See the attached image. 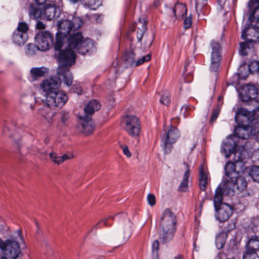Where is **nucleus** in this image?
I'll use <instances>...</instances> for the list:
<instances>
[{"label":"nucleus","instance_id":"1","mask_svg":"<svg viewBox=\"0 0 259 259\" xmlns=\"http://www.w3.org/2000/svg\"><path fill=\"white\" fill-rule=\"evenodd\" d=\"M93 44L91 39H83L80 32L73 33L68 38V47L60 51L58 54V61L59 66L57 73L60 79H63L68 87L72 83L73 76L69 68L75 62V51L82 55L89 51Z\"/></svg>","mask_w":259,"mask_h":259},{"label":"nucleus","instance_id":"2","mask_svg":"<svg viewBox=\"0 0 259 259\" xmlns=\"http://www.w3.org/2000/svg\"><path fill=\"white\" fill-rule=\"evenodd\" d=\"M42 99L45 103L43 107L39 110L38 113L47 120L48 123L53 122V118L55 112L53 107H62L68 100L67 95L62 92L57 91L50 92Z\"/></svg>","mask_w":259,"mask_h":259},{"label":"nucleus","instance_id":"3","mask_svg":"<svg viewBox=\"0 0 259 259\" xmlns=\"http://www.w3.org/2000/svg\"><path fill=\"white\" fill-rule=\"evenodd\" d=\"M254 116L253 112L245 108H240L237 110L235 119L237 122L240 121L241 123H238V126L234 130L235 137L241 139H247L255 134L250 125L254 119Z\"/></svg>","mask_w":259,"mask_h":259},{"label":"nucleus","instance_id":"4","mask_svg":"<svg viewBox=\"0 0 259 259\" xmlns=\"http://www.w3.org/2000/svg\"><path fill=\"white\" fill-rule=\"evenodd\" d=\"M177 218L169 208L163 212L159 223V239L163 243L170 241L176 230Z\"/></svg>","mask_w":259,"mask_h":259},{"label":"nucleus","instance_id":"5","mask_svg":"<svg viewBox=\"0 0 259 259\" xmlns=\"http://www.w3.org/2000/svg\"><path fill=\"white\" fill-rule=\"evenodd\" d=\"M6 259H16L21 253L20 245L24 244L20 230L17 231L13 237L5 241Z\"/></svg>","mask_w":259,"mask_h":259},{"label":"nucleus","instance_id":"6","mask_svg":"<svg viewBox=\"0 0 259 259\" xmlns=\"http://www.w3.org/2000/svg\"><path fill=\"white\" fill-rule=\"evenodd\" d=\"M250 24L242 31L241 38L245 40L244 42L240 43V49L239 52L242 56H246L248 51L250 49V46L256 39H259V32L255 27L256 26L254 22H250Z\"/></svg>","mask_w":259,"mask_h":259},{"label":"nucleus","instance_id":"7","mask_svg":"<svg viewBox=\"0 0 259 259\" xmlns=\"http://www.w3.org/2000/svg\"><path fill=\"white\" fill-rule=\"evenodd\" d=\"M122 125L123 129L132 137L137 138L141 132V124L139 119L134 115H127L122 119Z\"/></svg>","mask_w":259,"mask_h":259},{"label":"nucleus","instance_id":"8","mask_svg":"<svg viewBox=\"0 0 259 259\" xmlns=\"http://www.w3.org/2000/svg\"><path fill=\"white\" fill-rule=\"evenodd\" d=\"M82 24L81 19L77 17H72L71 20H63L60 21L58 24V28L60 34L66 36L73 33L79 29Z\"/></svg>","mask_w":259,"mask_h":259},{"label":"nucleus","instance_id":"9","mask_svg":"<svg viewBox=\"0 0 259 259\" xmlns=\"http://www.w3.org/2000/svg\"><path fill=\"white\" fill-rule=\"evenodd\" d=\"M53 35L48 31L38 33L35 39L39 50L45 51L49 50L53 45Z\"/></svg>","mask_w":259,"mask_h":259},{"label":"nucleus","instance_id":"10","mask_svg":"<svg viewBox=\"0 0 259 259\" xmlns=\"http://www.w3.org/2000/svg\"><path fill=\"white\" fill-rule=\"evenodd\" d=\"M211 48V63L210 69L212 71H216L220 65L222 56L221 54V47L219 41L212 40L210 43Z\"/></svg>","mask_w":259,"mask_h":259},{"label":"nucleus","instance_id":"11","mask_svg":"<svg viewBox=\"0 0 259 259\" xmlns=\"http://www.w3.org/2000/svg\"><path fill=\"white\" fill-rule=\"evenodd\" d=\"M222 183L225 184V188L228 189V191L230 192L234 191L235 187L239 192H241L244 190L247 186V182L245 179L241 176H237L232 179L225 180L223 179Z\"/></svg>","mask_w":259,"mask_h":259},{"label":"nucleus","instance_id":"12","mask_svg":"<svg viewBox=\"0 0 259 259\" xmlns=\"http://www.w3.org/2000/svg\"><path fill=\"white\" fill-rule=\"evenodd\" d=\"M180 137V134L177 128L172 126L167 132L166 137L164 140V148L165 153H169L171 152L172 148V144L175 143Z\"/></svg>","mask_w":259,"mask_h":259},{"label":"nucleus","instance_id":"13","mask_svg":"<svg viewBox=\"0 0 259 259\" xmlns=\"http://www.w3.org/2000/svg\"><path fill=\"white\" fill-rule=\"evenodd\" d=\"M258 94L257 88L252 84H245L242 86L239 97L242 102H247L255 98Z\"/></svg>","mask_w":259,"mask_h":259},{"label":"nucleus","instance_id":"14","mask_svg":"<svg viewBox=\"0 0 259 259\" xmlns=\"http://www.w3.org/2000/svg\"><path fill=\"white\" fill-rule=\"evenodd\" d=\"M215 217L220 223L228 221L233 213L232 207L228 204H222V206L214 208Z\"/></svg>","mask_w":259,"mask_h":259},{"label":"nucleus","instance_id":"15","mask_svg":"<svg viewBox=\"0 0 259 259\" xmlns=\"http://www.w3.org/2000/svg\"><path fill=\"white\" fill-rule=\"evenodd\" d=\"M60 84V82L52 78L44 80L40 84V86L45 93L44 97L50 92L58 91Z\"/></svg>","mask_w":259,"mask_h":259},{"label":"nucleus","instance_id":"16","mask_svg":"<svg viewBox=\"0 0 259 259\" xmlns=\"http://www.w3.org/2000/svg\"><path fill=\"white\" fill-rule=\"evenodd\" d=\"M169 14H172L177 19H183L187 14V9L185 5L183 3H177L172 9L169 8L168 10Z\"/></svg>","mask_w":259,"mask_h":259},{"label":"nucleus","instance_id":"17","mask_svg":"<svg viewBox=\"0 0 259 259\" xmlns=\"http://www.w3.org/2000/svg\"><path fill=\"white\" fill-rule=\"evenodd\" d=\"M245 248L244 254L256 253V251L259 250V236L253 235L249 238Z\"/></svg>","mask_w":259,"mask_h":259},{"label":"nucleus","instance_id":"18","mask_svg":"<svg viewBox=\"0 0 259 259\" xmlns=\"http://www.w3.org/2000/svg\"><path fill=\"white\" fill-rule=\"evenodd\" d=\"M81 120V126L82 132L86 135H88L93 133L95 126L94 125L92 118L88 116H80Z\"/></svg>","mask_w":259,"mask_h":259},{"label":"nucleus","instance_id":"19","mask_svg":"<svg viewBox=\"0 0 259 259\" xmlns=\"http://www.w3.org/2000/svg\"><path fill=\"white\" fill-rule=\"evenodd\" d=\"M223 183V186L221 185L219 186L215 192V194L213 198V204L214 207L215 208H217L220 206H222V204H227L226 203L223 202V194L226 190H228V189H226L225 188V184Z\"/></svg>","mask_w":259,"mask_h":259},{"label":"nucleus","instance_id":"20","mask_svg":"<svg viewBox=\"0 0 259 259\" xmlns=\"http://www.w3.org/2000/svg\"><path fill=\"white\" fill-rule=\"evenodd\" d=\"M101 105L98 101L92 100L90 101L84 107L85 116L90 117L96 111L100 109Z\"/></svg>","mask_w":259,"mask_h":259},{"label":"nucleus","instance_id":"21","mask_svg":"<svg viewBox=\"0 0 259 259\" xmlns=\"http://www.w3.org/2000/svg\"><path fill=\"white\" fill-rule=\"evenodd\" d=\"M195 10L198 18L201 19L202 16L207 13V0H195Z\"/></svg>","mask_w":259,"mask_h":259},{"label":"nucleus","instance_id":"22","mask_svg":"<svg viewBox=\"0 0 259 259\" xmlns=\"http://www.w3.org/2000/svg\"><path fill=\"white\" fill-rule=\"evenodd\" d=\"M238 166L232 161L227 162L225 166V174L227 178L226 180L232 179L238 175V173L236 171V167Z\"/></svg>","mask_w":259,"mask_h":259},{"label":"nucleus","instance_id":"23","mask_svg":"<svg viewBox=\"0 0 259 259\" xmlns=\"http://www.w3.org/2000/svg\"><path fill=\"white\" fill-rule=\"evenodd\" d=\"M28 39V33H22L15 31L12 36L13 42L18 46H22L25 44Z\"/></svg>","mask_w":259,"mask_h":259},{"label":"nucleus","instance_id":"24","mask_svg":"<svg viewBox=\"0 0 259 259\" xmlns=\"http://www.w3.org/2000/svg\"><path fill=\"white\" fill-rule=\"evenodd\" d=\"M42 13V10L34 4H31L29 6L28 14L30 18L37 20L38 18L41 17Z\"/></svg>","mask_w":259,"mask_h":259},{"label":"nucleus","instance_id":"25","mask_svg":"<svg viewBox=\"0 0 259 259\" xmlns=\"http://www.w3.org/2000/svg\"><path fill=\"white\" fill-rule=\"evenodd\" d=\"M248 12L249 13V19L254 16L256 14L259 17V0H250L248 3Z\"/></svg>","mask_w":259,"mask_h":259},{"label":"nucleus","instance_id":"26","mask_svg":"<svg viewBox=\"0 0 259 259\" xmlns=\"http://www.w3.org/2000/svg\"><path fill=\"white\" fill-rule=\"evenodd\" d=\"M57 10V7L55 5L46 6L44 11L46 18L48 20L54 19L55 17Z\"/></svg>","mask_w":259,"mask_h":259},{"label":"nucleus","instance_id":"27","mask_svg":"<svg viewBox=\"0 0 259 259\" xmlns=\"http://www.w3.org/2000/svg\"><path fill=\"white\" fill-rule=\"evenodd\" d=\"M199 187L202 191H205L207 187L208 183V177L206 173L204 172L202 167L199 169Z\"/></svg>","mask_w":259,"mask_h":259},{"label":"nucleus","instance_id":"28","mask_svg":"<svg viewBox=\"0 0 259 259\" xmlns=\"http://www.w3.org/2000/svg\"><path fill=\"white\" fill-rule=\"evenodd\" d=\"M46 72L47 69L45 67L33 68L30 70L31 77L33 80H35L38 78L44 76Z\"/></svg>","mask_w":259,"mask_h":259},{"label":"nucleus","instance_id":"29","mask_svg":"<svg viewBox=\"0 0 259 259\" xmlns=\"http://www.w3.org/2000/svg\"><path fill=\"white\" fill-rule=\"evenodd\" d=\"M186 166L187 167V170L184 175L183 181L179 188V190L182 192L187 191L188 189V179L190 177V169L189 168L188 165H186Z\"/></svg>","mask_w":259,"mask_h":259},{"label":"nucleus","instance_id":"30","mask_svg":"<svg viewBox=\"0 0 259 259\" xmlns=\"http://www.w3.org/2000/svg\"><path fill=\"white\" fill-rule=\"evenodd\" d=\"M81 3L91 10H96L101 5V0H80Z\"/></svg>","mask_w":259,"mask_h":259},{"label":"nucleus","instance_id":"31","mask_svg":"<svg viewBox=\"0 0 259 259\" xmlns=\"http://www.w3.org/2000/svg\"><path fill=\"white\" fill-rule=\"evenodd\" d=\"M124 60L128 66H136V61L135 60V54L132 50L125 53Z\"/></svg>","mask_w":259,"mask_h":259},{"label":"nucleus","instance_id":"32","mask_svg":"<svg viewBox=\"0 0 259 259\" xmlns=\"http://www.w3.org/2000/svg\"><path fill=\"white\" fill-rule=\"evenodd\" d=\"M21 103L29 105L32 110L34 108L35 99L31 95L23 96L21 99Z\"/></svg>","mask_w":259,"mask_h":259},{"label":"nucleus","instance_id":"33","mask_svg":"<svg viewBox=\"0 0 259 259\" xmlns=\"http://www.w3.org/2000/svg\"><path fill=\"white\" fill-rule=\"evenodd\" d=\"M136 25L139 26L137 33V36L138 41H140L143 36L144 33L147 29V26L145 22H142L141 19H139V23H136Z\"/></svg>","mask_w":259,"mask_h":259},{"label":"nucleus","instance_id":"34","mask_svg":"<svg viewBox=\"0 0 259 259\" xmlns=\"http://www.w3.org/2000/svg\"><path fill=\"white\" fill-rule=\"evenodd\" d=\"M221 152L225 155V156L227 158L233 154L234 152V146L230 143H224L222 146Z\"/></svg>","mask_w":259,"mask_h":259},{"label":"nucleus","instance_id":"35","mask_svg":"<svg viewBox=\"0 0 259 259\" xmlns=\"http://www.w3.org/2000/svg\"><path fill=\"white\" fill-rule=\"evenodd\" d=\"M64 36L59 33L56 34V41L54 45L55 50H60L62 48L64 41Z\"/></svg>","mask_w":259,"mask_h":259},{"label":"nucleus","instance_id":"36","mask_svg":"<svg viewBox=\"0 0 259 259\" xmlns=\"http://www.w3.org/2000/svg\"><path fill=\"white\" fill-rule=\"evenodd\" d=\"M233 155L234 157L232 162L238 166L242 167L243 165L242 154L239 151H235Z\"/></svg>","mask_w":259,"mask_h":259},{"label":"nucleus","instance_id":"37","mask_svg":"<svg viewBox=\"0 0 259 259\" xmlns=\"http://www.w3.org/2000/svg\"><path fill=\"white\" fill-rule=\"evenodd\" d=\"M226 242V239L224 234H220L217 236L215 239V244L219 249H222Z\"/></svg>","mask_w":259,"mask_h":259},{"label":"nucleus","instance_id":"38","mask_svg":"<svg viewBox=\"0 0 259 259\" xmlns=\"http://www.w3.org/2000/svg\"><path fill=\"white\" fill-rule=\"evenodd\" d=\"M249 70L253 74L258 73L259 71V62L258 61H253L248 65Z\"/></svg>","mask_w":259,"mask_h":259},{"label":"nucleus","instance_id":"39","mask_svg":"<svg viewBox=\"0 0 259 259\" xmlns=\"http://www.w3.org/2000/svg\"><path fill=\"white\" fill-rule=\"evenodd\" d=\"M159 241L157 240H154L152 244V255L155 259L158 258V252L159 250Z\"/></svg>","mask_w":259,"mask_h":259},{"label":"nucleus","instance_id":"40","mask_svg":"<svg viewBox=\"0 0 259 259\" xmlns=\"http://www.w3.org/2000/svg\"><path fill=\"white\" fill-rule=\"evenodd\" d=\"M29 30V26L26 22H22L18 23L17 29L15 31H18L22 33H27Z\"/></svg>","mask_w":259,"mask_h":259},{"label":"nucleus","instance_id":"41","mask_svg":"<svg viewBox=\"0 0 259 259\" xmlns=\"http://www.w3.org/2000/svg\"><path fill=\"white\" fill-rule=\"evenodd\" d=\"M160 102L165 105H167L170 103L169 93L167 91L163 92L160 99Z\"/></svg>","mask_w":259,"mask_h":259},{"label":"nucleus","instance_id":"42","mask_svg":"<svg viewBox=\"0 0 259 259\" xmlns=\"http://www.w3.org/2000/svg\"><path fill=\"white\" fill-rule=\"evenodd\" d=\"M50 158L55 163L58 165L61 164V160L60 158H61V156H58V155L54 152H51L49 154Z\"/></svg>","mask_w":259,"mask_h":259},{"label":"nucleus","instance_id":"43","mask_svg":"<svg viewBox=\"0 0 259 259\" xmlns=\"http://www.w3.org/2000/svg\"><path fill=\"white\" fill-rule=\"evenodd\" d=\"M114 217L112 216H109L108 218L104 219L102 220H101L99 222H98L95 226L94 228L96 230H97L98 228H100L101 227L100 224L101 223H103L104 225L106 226H110L112 224H109L107 222V221L109 219H113Z\"/></svg>","mask_w":259,"mask_h":259},{"label":"nucleus","instance_id":"44","mask_svg":"<svg viewBox=\"0 0 259 259\" xmlns=\"http://www.w3.org/2000/svg\"><path fill=\"white\" fill-rule=\"evenodd\" d=\"M151 56L150 54H147L145 56H143L141 59H138L136 61V66L141 65L143 63L146 62H148L150 60Z\"/></svg>","mask_w":259,"mask_h":259},{"label":"nucleus","instance_id":"45","mask_svg":"<svg viewBox=\"0 0 259 259\" xmlns=\"http://www.w3.org/2000/svg\"><path fill=\"white\" fill-rule=\"evenodd\" d=\"M251 175L254 181L259 183V167H254L251 171Z\"/></svg>","mask_w":259,"mask_h":259},{"label":"nucleus","instance_id":"46","mask_svg":"<svg viewBox=\"0 0 259 259\" xmlns=\"http://www.w3.org/2000/svg\"><path fill=\"white\" fill-rule=\"evenodd\" d=\"M36 50H39L37 47V44L36 45L29 44L27 45V52L29 54H33L35 53Z\"/></svg>","mask_w":259,"mask_h":259},{"label":"nucleus","instance_id":"47","mask_svg":"<svg viewBox=\"0 0 259 259\" xmlns=\"http://www.w3.org/2000/svg\"><path fill=\"white\" fill-rule=\"evenodd\" d=\"M5 243L0 238V259H6L5 254Z\"/></svg>","mask_w":259,"mask_h":259},{"label":"nucleus","instance_id":"48","mask_svg":"<svg viewBox=\"0 0 259 259\" xmlns=\"http://www.w3.org/2000/svg\"><path fill=\"white\" fill-rule=\"evenodd\" d=\"M220 113V110L218 108L214 109L212 113L211 114V118L210 119L209 122L211 123H213V122L215 121L217 118H218L219 114Z\"/></svg>","mask_w":259,"mask_h":259},{"label":"nucleus","instance_id":"49","mask_svg":"<svg viewBox=\"0 0 259 259\" xmlns=\"http://www.w3.org/2000/svg\"><path fill=\"white\" fill-rule=\"evenodd\" d=\"M69 118V113L63 111L61 112V120L63 124H66L67 120Z\"/></svg>","mask_w":259,"mask_h":259},{"label":"nucleus","instance_id":"50","mask_svg":"<svg viewBox=\"0 0 259 259\" xmlns=\"http://www.w3.org/2000/svg\"><path fill=\"white\" fill-rule=\"evenodd\" d=\"M147 201L148 202V204L151 206H153L155 204L156 202V198L154 196V195L152 194H149L147 196Z\"/></svg>","mask_w":259,"mask_h":259},{"label":"nucleus","instance_id":"51","mask_svg":"<svg viewBox=\"0 0 259 259\" xmlns=\"http://www.w3.org/2000/svg\"><path fill=\"white\" fill-rule=\"evenodd\" d=\"M192 25V17H186L184 21V26L185 29L189 28Z\"/></svg>","mask_w":259,"mask_h":259},{"label":"nucleus","instance_id":"52","mask_svg":"<svg viewBox=\"0 0 259 259\" xmlns=\"http://www.w3.org/2000/svg\"><path fill=\"white\" fill-rule=\"evenodd\" d=\"M74 155L72 153H68L64 154L62 156H61V158H60V159H61L62 163L67 160L74 158Z\"/></svg>","mask_w":259,"mask_h":259},{"label":"nucleus","instance_id":"53","mask_svg":"<svg viewBox=\"0 0 259 259\" xmlns=\"http://www.w3.org/2000/svg\"><path fill=\"white\" fill-rule=\"evenodd\" d=\"M243 259H259L257 253L244 254Z\"/></svg>","mask_w":259,"mask_h":259},{"label":"nucleus","instance_id":"54","mask_svg":"<svg viewBox=\"0 0 259 259\" xmlns=\"http://www.w3.org/2000/svg\"><path fill=\"white\" fill-rule=\"evenodd\" d=\"M120 147L122 149L123 153L127 157H130L131 156V153L130 152L128 148L126 145H120Z\"/></svg>","mask_w":259,"mask_h":259},{"label":"nucleus","instance_id":"55","mask_svg":"<svg viewBox=\"0 0 259 259\" xmlns=\"http://www.w3.org/2000/svg\"><path fill=\"white\" fill-rule=\"evenodd\" d=\"M131 234H132L131 229V228H128L126 230V232L124 233V236L123 237V239L126 240H127L131 236Z\"/></svg>","mask_w":259,"mask_h":259},{"label":"nucleus","instance_id":"56","mask_svg":"<svg viewBox=\"0 0 259 259\" xmlns=\"http://www.w3.org/2000/svg\"><path fill=\"white\" fill-rule=\"evenodd\" d=\"M36 28L38 29L43 30V29H45L46 26H45V24L42 22L37 21V22L36 23Z\"/></svg>","mask_w":259,"mask_h":259},{"label":"nucleus","instance_id":"57","mask_svg":"<svg viewBox=\"0 0 259 259\" xmlns=\"http://www.w3.org/2000/svg\"><path fill=\"white\" fill-rule=\"evenodd\" d=\"M72 89L74 90V92L77 93L78 95L81 94L82 92L81 88L79 87H73Z\"/></svg>","mask_w":259,"mask_h":259},{"label":"nucleus","instance_id":"58","mask_svg":"<svg viewBox=\"0 0 259 259\" xmlns=\"http://www.w3.org/2000/svg\"><path fill=\"white\" fill-rule=\"evenodd\" d=\"M153 40H154V36H153V35L152 34L150 36V39L147 42V48H149L151 46Z\"/></svg>","mask_w":259,"mask_h":259},{"label":"nucleus","instance_id":"59","mask_svg":"<svg viewBox=\"0 0 259 259\" xmlns=\"http://www.w3.org/2000/svg\"><path fill=\"white\" fill-rule=\"evenodd\" d=\"M47 0H34L37 5H41L44 4Z\"/></svg>","mask_w":259,"mask_h":259},{"label":"nucleus","instance_id":"60","mask_svg":"<svg viewBox=\"0 0 259 259\" xmlns=\"http://www.w3.org/2000/svg\"><path fill=\"white\" fill-rule=\"evenodd\" d=\"M172 123H177L179 122V120L177 118H173L171 119Z\"/></svg>","mask_w":259,"mask_h":259},{"label":"nucleus","instance_id":"61","mask_svg":"<svg viewBox=\"0 0 259 259\" xmlns=\"http://www.w3.org/2000/svg\"><path fill=\"white\" fill-rule=\"evenodd\" d=\"M174 259H183V257L181 255H178L176 256Z\"/></svg>","mask_w":259,"mask_h":259},{"label":"nucleus","instance_id":"62","mask_svg":"<svg viewBox=\"0 0 259 259\" xmlns=\"http://www.w3.org/2000/svg\"><path fill=\"white\" fill-rule=\"evenodd\" d=\"M184 107L185 108V110H187V109L189 108V107H188V106H182V107L181 109H183V108H184Z\"/></svg>","mask_w":259,"mask_h":259},{"label":"nucleus","instance_id":"63","mask_svg":"<svg viewBox=\"0 0 259 259\" xmlns=\"http://www.w3.org/2000/svg\"><path fill=\"white\" fill-rule=\"evenodd\" d=\"M154 5H155V7H157V4L156 3V2H154Z\"/></svg>","mask_w":259,"mask_h":259},{"label":"nucleus","instance_id":"64","mask_svg":"<svg viewBox=\"0 0 259 259\" xmlns=\"http://www.w3.org/2000/svg\"><path fill=\"white\" fill-rule=\"evenodd\" d=\"M222 100V97H219V98H218V100L219 101H221Z\"/></svg>","mask_w":259,"mask_h":259}]
</instances>
